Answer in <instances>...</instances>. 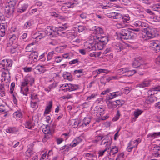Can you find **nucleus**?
I'll return each mask as SVG.
<instances>
[{
  "label": "nucleus",
  "instance_id": "34",
  "mask_svg": "<svg viewBox=\"0 0 160 160\" xmlns=\"http://www.w3.org/2000/svg\"><path fill=\"white\" fill-rule=\"evenodd\" d=\"M42 131L45 134H49L51 132L50 127L48 125L44 126L42 129Z\"/></svg>",
  "mask_w": 160,
  "mask_h": 160
},
{
  "label": "nucleus",
  "instance_id": "25",
  "mask_svg": "<svg viewBox=\"0 0 160 160\" xmlns=\"http://www.w3.org/2000/svg\"><path fill=\"white\" fill-rule=\"evenodd\" d=\"M82 140L81 137H78L75 138L70 144L71 147H74L80 143Z\"/></svg>",
  "mask_w": 160,
  "mask_h": 160
},
{
  "label": "nucleus",
  "instance_id": "63",
  "mask_svg": "<svg viewBox=\"0 0 160 160\" xmlns=\"http://www.w3.org/2000/svg\"><path fill=\"white\" fill-rule=\"evenodd\" d=\"M58 85V83L56 82H54L52 84H50L49 86L52 89H53L55 88Z\"/></svg>",
  "mask_w": 160,
  "mask_h": 160
},
{
  "label": "nucleus",
  "instance_id": "2",
  "mask_svg": "<svg viewBox=\"0 0 160 160\" xmlns=\"http://www.w3.org/2000/svg\"><path fill=\"white\" fill-rule=\"evenodd\" d=\"M35 82V78L34 77L31 75H27L24 81L22 82L21 87V93L24 95L27 96L28 91V85L30 86L33 85Z\"/></svg>",
  "mask_w": 160,
  "mask_h": 160
},
{
  "label": "nucleus",
  "instance_id": "53",
  "mask_svg": "<svg viewBox=\"0 0 160 160\" xmlns=\"http://www.w3.org/2000/svg\"><path fill=\"white\" fill-rule=\"evenodd\" d=\"M30 105L31 107L32 108L35 109H36L38 107V106L37 104V102L35 101H31Z\"/></svg>",
  "mask_w": 160,
  "mask_h": 160
},
{
  "label": "nucleus",
  "instance_id": "58",
  "mask_svg": "<svg viewBox=\"0 0 160 160\" xmlns=\"http://www.w3.org/2000/svg\"><path fill=\"white\" fill-rule=\"evenodd\" d=\"M97 96V94L96 93L92 94L90 96L87 97V100L89 101L92 99L95 98Z\"/></svg>",
  "mask_w": 160,
  "mask_h": 160
},
{
  "label": "nucleus",
  "instance_id": "35",
  "mask_svg": "<svg viewBox=\"0 0 160 160\" xmlns=\"http://www.w3.org/2000/svg\"><path fill=\"white\" fill-rule=\"evenodd\" d=\"M5 32V25L4 23L0 24V36H4Z\"/></svg>",
  "mask_w": 160,
  "mask_h": 160
},
{
  "label": "nucleus",
  "instance_id": "57",
  "mask_svg": "<svg viewBox=\"0 0 160 160\" xmlns=\"http://www.w3.org/2000/svg\"><path fill=\"white\" fill-rule=\"evenodd\" d=\"M119 78L117 76L109 77L106 78V80L108 82H109L110 80H116Z\"/></svg>",
  "mask_w": 160,
  "mask_h": 160
},
{
  "label": "nucleus",
  "instance_id": "11",
  "mask_svg": "<svg viewBox=\"0 0 160 160\" xmlns=\"http://www.w3.org/2000/svg\"><path fill=\"white\" fill-rule=\"evenodd\" d=\"M94 111L95 112L97 113V115L100 117V119L101 120H105L108 117V116L102 117V115L104 114V109L100 106H97L95 107Z\"/></svg>",
  "mask_w": 160,
  "mask_h": 160
},
{
  "label": "nucleus",
  "instance_id": "19",
  "mask_svg": "<svg viewBox=\"0 0 160 160\" xmlns=\"http://www.w3.org/2000/svg\"><path fill=\"white\" fill-rule=\"evenodd\" d=\"M9 84H0V94L1 97H3L5 95V91L8 89Z\"/></svg>",
  "mask_w": 160,
  "mask_h": 160
},
{
  "label": "nucleus",
  "instance_id": "24",
  "mask_svg": "<svg viewBox=\"0 0 160 160\" xmlns=\"http://www.w3.org/2000/svg\"><path fill=\"white\" fill-rule=\"evenodd\" d=\"M108 16L110 18L118 19L119 18L122 16V14L120 13H117L115 12H112L109 14Z\"/></svg>",
  "mask_w": 160,
  "mask_h": 160
},
{
  "label": "nucleus",
  "instance_id": "64",
  "mask_svg": "<svg viewBox=\"0 0 160 160\" xmlns=\"http://www.w3.org/2000/svg\"><path fill=\"white\" fill-rule=\"evenodd\" d=\"M123 92L126 94H128L131 90L130 88L129 87H126L123 89Z\"/></svg>",
  "mask_w": 160,
  "mask_h": 160
},
{
  "label": "nucleus",
  "instance_id": "37",
  "mask_svg": "<svg viewBox=\"0 0 160 160\" xmlns=\"http://www.w3.org/2000/svg\"><path fill=\"white\" fill-rule=\"evenodd\" d=\"M60 90L64 92L68 91V84L64 83L61 84Z\"/></svg>",
  "mask_w": 160,
  "mask_h": 160
},
{
  "label": "nucleus",
  "instance_id": "3",
  "mask_svg": "<svg viewBox=\"0 0 160 160\" xmlns=\"http://www.w3.org/2000/svg\"><path fill=\"white\" fill-rule=\"evenodd\" d=\"M92 33L88 38V41L92 42L95 40L98 39L101 35L103 33L102 29L100 27L94 26L91 29Z\"/></svg>",
  "mask_w": 160,
  "mask_h": 160
},
{
  "label": "nucleus",
  "instance_id": "21",
  "mask_svg": "<svg viewBox=\"0 0 160 160\" xmlns=\"http://www.w3.org/2000/svg\"><path fill=\"white\" fill-rule=\"evenodd\" d=\"M38 56V54L37 52H32L28 57L29 61L31 62H33L36 61Z\"/></svg>",
  "mask_w": 160,
  "mask_h": 160
},
{
  "label": "nucleus",
  "instance_id": "39",
  "mask_svg": "<svg viewBox=\"0 0 160 160\" xmlns=\"http://www.w3.org/2000/svg\"><path fill=\"white\" fill-rule=\"evenodd\" d=\"M122 19V21L124 22H127L129 21L130 19V18L128 14H126L122 15L120 18Z\"/></svg>",
  "mask_w": 160,
  "mask_h": 160
},
{
  "label": "nucleus",
  "instance_id": "13",
  "mask_svg": "<svg viewBox=\"0 0 160 160\" xmlns=\"http://www.w3.org/2000/svg\"><path fill=\"white\" fill-rule=\"evenodd\" d=\"M12 61L10 59H5L2 60L0 63L1 67L5 70H8V68L12 66Z\"/></svg>",
  "mask_w": 160,
  "mask_h": 160
},
{
  "label": "nucleus",
  "instance_id": "23",
  "mask_svg": "<svg viewBox=\"0 0 160 160\" xmlns=\"http://www.w3.org/2000/svg\"><path fill=\"white\" fill-rule=\"evenodd\" d=\"M108 152L110 155H114L117 153L118 151V149L117 147L116 146H112V147H109V149H108Z\"/></svg>",
  "mask_w": 160,
  "mask_h": 160
},
{
  "label": "nucleus",
  "instance_id": "45",
  "mask_svg": "<svg viewBox=\"0 0 160 160\" xmlns=\"http://www.w3.org/2000/svg\"><path fill=\"white\" fill-rule=\"evenodd\" d=\"M35 43V42H33L29 44L26 48V51L28 52H31L33 49V47L32 46L34 45Z\"/></svg>",
  "mask_w": 160,
  "mask_h": 160
},
{
  "label": "nucleus",
  "instance_id": "51",
  "mask_svg": "<svg viewBox=\"0 0 160 160\" xmlns=\"http://www.w3.org/2000/svg\"><path fill=\"white\" fill-rule=\"evenodd\" d=\"M152 81L149 79H145L143 82V83L144 84L145 87H148L150 84L151 83Z\"/></svg>",
  "mask_w": 160,
  "mask_h": 160
},
{
  "label": "nucleus",
  "instance_id": "14",
  "mask_svg": "<svg viewBox=\"0 0 160 160\" xmlns=\"http://www.w3.org/2000/svg\"><path fill=\"white\" fill-rule=\"evenodd\" d=\"M37 118V116L36 115L32 116V119H30L27 121L25 124V128H27L29 129H32L35 126L34 121H37L38 119Z\"/></svg>",
  "mask_w": 160,
  "mask_h": 160
},
{
  "label": "nucleus",
  "instance_id": "6",
  "mask_svg": "<svg viewBox=\"0 0 160 160\" xmlns=\"http://www.w3.org/2000/svg\"><path fill=\"white\" fill-rule=\"evenodd\" d=\"M112 143V140L111 138H105L100 143L101 145H104L105 149L103 150H100L98 151V153L99 157H101L103 156L104 152L109 149V147H110Z\"/></svg>",
  "mask_w": 160,
  "mask_h": 160
},
{
  "label": "nucleus",
  "instance_id": "47",
  "mask_svg": "<svg viewBox=\"0 0 160 160\" xmlns=\"http://www.w3.org/2000/svg\"><path fill=\"white\" fill-rule=\"evenodd\" d=\"M110 138L109 137H103L102 136L98 135L96 136L95 138V139H96L100 143H101L102 141L103 140V139L105 138Z\"/></svg>",
  "mask_w": 160,
  "mask_h": 160
},
{
  "label": "nucleus",
  "instance_id": "4",
  "mask_svg": "<svg viewBox=\"0 0 160 160\" xmlns=\"http://www.w3.org/2000/svg\"><path fill=\"white\" fill-rule=\"evenodd\" d=\"M132 27H136V28H131V30L138 32L143 29L145 30L148 28V25L146 22L143 20H138L133 22Z\"/></svg>",
  "mask_w": 160,
  "mask_h": 160
},
{
  "label": "nucleus",
  "instance_id": "54",
  "mask_svg": "<svg viewBox=\"0 0 160 160\" xmlns=\"http://www.w3.org/2000/svg\"><path fill=\"white\" fill-rule=\"evenodd\" d=\"M114 93L112 92L108 94L107 97V99H108V100H110L116 97Z\"/></svg>",
  "mask_w": 160,
  "mask_h": 160
},
{
  "label": "nucleus",
  "instance_id": "40",
  "mask_svg": "<svg viewBox=\"0 0 160 160\" xmlns=\"http://www.w3.org/2000/svg\"><path fill=\"white\" fill-rule=\"evenodd\" d=\"M97 18L99 20L104 18V16L102 13L100 11H98L95 13Z\"/></svg>",
  "mask_w": 160,
  "mask_h": 160
},
{
  "label": "nucleus",
  "instance_id": "22",
  "mask_svg": "<svg viewBox=\"0 0 160 160\" xmlns=\"http://www.w3.org/2000/svg\"><path fill=\"white\" fill-rule=\"evenodd\" d=\"M36 35L35 39L37 41H38L41 39L45 37L46 36V33L45 31H40L36 33Z\"/></svg>",
  "mask_w": 160,
  "mask_h": 160
},
{
  "label": "nucleus",
  "instance_id": "10",
  "mask_svg": "<svg viewBox=\"0 0 160 160\" xmlns=\"http://www.w3.org/2000/svg\"><path fill=\"white\" fill-rule=\"evenodd\" d=\"M142 60L141 58H136L133 61L132 63V66L133 68H137L139 67L140 68L146 69L147 68L146 64H143Z\"/></svg>",
  "mask_w": 160,
  "mask_h": 160
},
{
  "label": "nucleus",
  "instance_id": "55",
  "mask_svg": "<svg viewBox=\"0 0 160 160\" xmlns=\"http://www.w3.org/2000/svg\"><path fill=\"white\" fill-rule=\"evenodd\" d=\"M48 114H44V116L45 117V121L49 123L51 121V114L48 115Z\"/></svg>",
  "mask_w": 160,
  "mask_h": 160
},
{
  "label": "nucleus",
  "instance_id": "56",
  "mask_svg": "<svg viewBox=\"0 0 160 160\" xmlns=\"http://www.w3.org/2000/svg\"><path fill=\"white\" fill-rule=\"evenodd\" d=\"M120 114L119 111L118 110L116 115L112 119V120L113 121H116L118 120L119 118Z\"/></svg>",
  "mask_w": 160,
  "mask_h": 160
},
{
  "label": "nucleus",
  "instance_id": "5",
  "mask_svg": "<svg viewBox=\"0 0 160 160\" xmlns=\"http://www.w3.org/2000/svg\"><path fill=\"white\" fill-rule=\"evenodd\" d=\"M108 38L106 36H100L98 39L95 40L92 42L93 46H95L97 50H101L104 45L107 44L108 41Z\"/></svg>",
  "mask_w": 160,
  "mask_h": 160
},
{
  "label": "nucleus",
  "instance_id": "36",
  "mask_svg": "<svg viewBox=\"0 0 160 160\" xmlns=\"http://www.w3.org/2000/svg\"><path fill=\"white\" fill-rule=\"evenodd\" d=\"M106 102L108 108L112 109L116 108V105H115V102L111 101L110 100H107Z\"/></svg>",
  "mask_w": 160,
  "mask_h": 160
},
{
  "label": "nucleus",
  "instance_id": "50",
  "mask_svg": "<svg viewBox=\"0 0 160 160\" xmlns=\"http://www.w3.org/2000/svg\"><path fill=\"white\" fill-rule=\"evenodd\" d=\"M33 24V22L32 20H30L27 21L24 24V27L25 28H27L31 26Z\"/></svg>",
  "mask_w": 160,
  "mask_h": 160
},
{
  "label": "nucleus",
  "instance_id": "9",
  "mask_svg": "<svg viewBox=\"0 0 160 160\" xmlns=\"http://www.w3.org/2000/svg\"><path fill=\"white\" fill-rule=\"evenodd\" d=\"M135 35L132 32H129L127 30H123L119 34V36L122 39H133Z\"/></svg>",
  "mask_w": 160,
  "mask_h": 160
},
{
  "label": "nucleus",
  "instance_id": "43",
  "mask_svg": "<svg viewBox=\"0 0 160 160\" xmlns=\"http://www.w3.org/2000/svg\"><path fill=\"white\" fill-rule=\"evenodd\" d=\"M95 72L97 74H99L101 73H107L108 72V71L107 70L104 69H97L95 71Z\"/></svg>",
  "mask_w": 160,
  "mask_h": 160
},
{
  "label": "nucleus",
  "instance_id": "41",
  "mask_svg": "<svg viewBox=\"0 0 160 160\" xmlns=\"http://www.w3.org/2000/svg\"><path fill=\"white\" fill-rule=\"evenodd\" d=\"M35 68L39 72L43 73L45 71V68L44 65H38L36 66Z\"/></svg>",
  "mask_w": 160,
  "mask_h": 160
},
{
  "label": "nucleus",
  "instance_id": "29",
  "mask_svg": "<svg viewBox=\"0 0 160 160\" xmlns=\"http://www.w3.org/2000/svg\"><path fill=\"white\" fill-rule=\"evenodd\" d=\"M52 107V102L50 101L46 107L44 114H48L51 112Z\"/></svg>",
  "mask_w": 160,
  "mask_h": 160
},
{
  "label": "nucleus",
  "instance_id": "28",
  "mask_svg": "<svg viewBox=\"0 0 160 160\" xmlns=\"http://www.w3.org/2000/svg\"><path fill=\"white\" fill-rule=\"evenodd\" d=\"M143 111L142 110L139 109H135L133 112V115L134 117L133 118V119L135 121L136 119L138 118L139 116L141 115Z\"/></svg>",
  "mask_w": 160,
  "mask_h": 160
},
{
  "label": "nucleus",
  "instance_id": "7",
  "mask_svg": "<svg viewBox=\"0 0 160 160\" xmlns=\"http://www.w3.org/2000/svg\"><path fill=\"white\" fill-rule=\"evenodd\" d=\"M96 47L93 46L92 42L88 41L84 45V48L79 49V51L81 54L85 55L90 51L96 50Z\"/></svg>",
  "mask_w": 160,
  "mask_h": 160
},
{
  "label": "nucleus",
  "instance_id": "32",
  "mask_svg": "<svg viewBox=\"0 0 160 160\" xmlns=\"http://www.w3.org/2000/svg\"><path fill=\"white\" fill-rule=\"evenodd\" d=\"M153 154L155 157L160 156V147H154L153 149Z\"/></svg>",
  "mask_w": 160,
  "mask_h": 160
},
{
  "label": "nucleus",
  "instance_id": "59",
  "mask_svg": "<svg viewBox=\"0 0 160 160\" xmlns=\"http://www.w3.org/2000/svg\"><path fill=\"white\" fill-rule=\"evenodd\" d=\"M22 69L24 70V72H28L31 71L32 68L31 67H26L23 68Z\"/></svg>",
  "mask_w": 160,
  "mask_h": 160
},
{
  "label": "nucleus",
  "instance_id": "26",
  "mask_svg": "<svg viewBox=\"0 0 160 160\" xmlns=\"http://www.w3.org/2000/svg\"><path fill=\"white\" fill-rule=\"evenodd\" d=\"M91 121V118L89 116H87L85 117L82 121V126L85 127L89 126V124Z\"/></svg>",
  "mask_w": 160,
  "mask_h": 160
},
{
  "label": "nucleus",
  "instance_id": "33",
  "mask_svg": "<svg viewBox=\"0 0 160 160\" xmlns=\"http://www.w3.org/2000/svg\"><path fill=\"white\" fill-rule=\"evenodd\" d=\"M13 115L17 119H19L22 117V113L20 109L18 110L13 113Z\"/></svg>",
  "mask_w": 160,
  "mask_h": 160
},
{
  "label": "nucleus",
  "instance_id": "12",
  "mask_svg": "<svg viewBox=\"0 0 160 160\" xmlns=\"http://www.w3.org/2000/svg\"><path fill=\"white\" fill-rule=\"evenodd\" d=\"M140 142L141 140L139 139L134 140H131L128 144L126 148L127 151L128 152H131L134 148L137 147Z\"/></svg>",
  "mask_w": 160,
  "mask_h": 160
},
{
  "label": "nucleus",
  "instance_id": "18",
  "mask_svg": "<svg viewBox=\"0 0 160 160\" xmlns=\"http://www.w3.org/2000/svg\"><path fill=\"white\" fill-rule=\"evenodd\" d=\"M127 72H132V74H129L128 75H132L136 72V71L135 70H130L128 68H123L118 70L117 71V73L119 75L125 73H126Z\"/></svg>",
  "mask_w": 160,
  "mask_h": 160
},
{
  "label": "nucleus",
  "instance_id": "44",
  "mask_svg": "<svg viewBox=\"0 0 160 160\" xmlns=\"http://www.w3.org/2000/svg\"><path fill=\"white\" fill-rule=\"evenodd\" d=\"M28 5L27 3H24L22 5V8L19 9L18 12H20L21 13H22L25 11L28 7Z\"/></svg>",
  "mask_w": 160,
  "mask_h": 160
},
{
  "label": "nucleus",
  "instance_id": "30",
  "mask_svg": "<svg viewBox=\"0 0 160 160\" xmlns=\"http://www.w3.org/2000/svg\"><path fill=\"white\" fill-rule=\"evenodd\" d=\"M159 137H160V132L149 133L147 135V138H150L152 139H155Z\"/></svg>",
  "mask_w": 160,
  "mask_h": 160
},
{
  "label": "nucleus",
  "instance_id": "17",
  "mask_svg": "<svg viewBox=\"0 0 160 160\" xmlns=\"http://www.w3.org/2000/svg\"><path fill=\"white\" fill-rule=\"evenodd\" d=\"M150 48L156 52L160 51V44L154 41L151 42L149 44Z\"/></svg>",
  "mask_w": 160,
  "mask_h": 160
},
{
  "label": "nucleus",
  "instance_id": "27",
  "mask_svg": "<svg viewBox=\"0 0 160 160\" xmlns=\"http://www.w3.org/2000/svg\"><path fill=\"white\" fill-rule=\"evenodd\" d=\"M28 149L25 152V155L28 158H29L33 154L32 146L29 145L28 146Z\"/></svg>",
  "mask_w": 160,
  "mask_h": 160
},
{
  "label": "nucleus",
  "instance_id": "20",
  "mask_svg": "<svg viewBox=\"0 0 160 160\" xmlns=\"http://www.w3.org/2000/svg\"><path fill=\"white\" fill-rule=\"evenodd\" d=\"M112 46L115 49L116 52H119L122 50L124 47L119 42H114L112 43Z\"/></svg>",
  "mask_w": 160,
  "mask_h": 160
},
{
  "label": "nucleus",
  "instance_id": "42",
  "mask_svg": "<svg viewBox=\"0 0 160 160\" xmlns=\"http://www.w3.org/2000/svg\"><path fill=\"white\" fill-rule=\"evenodd\" d=\"M18 131V129L15 127L8 128L6 130V132L9 133H14Z\"/></svg>",
  "mask_w": 160,
  "mask_h": 160
},
{
  "label": "nucleus",
  "instance_id": "62",
  "mask_svg": "<svg viewBox=\"0 0 160 160\" xmlns=\"http://www.w3.org/2000/svg\"><path fill=\"white\" fill-rule=\"evenodd\" d=\"M126 25L124 23H118L116 25V27L118 28H124Z\"/></svg>",
  "mask_w": 160,
  "mask_h": 160
},
{
  "label": "nucleus",
  "instance_id": "16",
  "mask_svg": "<svg viewBox=\"0 0 160 160\" xmlns=\"http://www.w3.org/2000/svg\"><path fill=\"white\" fill-rule=\"evenodd\" d=\"M146 29V32H144V37L143 36V38L145 40H148L154 37L155 35L153 33V29L149 28L147 29V28Z\"/></svg>",
  "mask_w": 160,
  "mask_h": 160
},
{
  "label": "nucleus",
  "instance_id": "60",
  "mask_svg": "<svg viewBox=\"0 0 160 160\" xmlns=\"http://www.w3.org/2000/svg\"><path fill=\"white\" fill-rule=\"evenodd\" d=\"M65 5L67 8H71L74 7V3L73 2H67Z\"/></svg>",
  "mask_w": 160,
  "mask_h": 160
},
{
  "label": "nucleus",
  "instance_id": "31",
  "mask_svg": "<svg viewBox=\"0 0 160 160\" xmlns=\"http://www.w3.org/2000/svg\"><path fill=\"white\" fill-rule=\"evenodd\" d=\"M68 91H72L78 89L79 87L78 85L68 83Z\"/></svg>",
  "mask_w": 160,
  "mask_h": 160
},
{
  "label": "nucleus",
  "instance_id": "48",
  "mask_svg": "<svg viewBox=\"0 0 160 160\" xmlns=\"http://www.w3.org/2000/svg\"><path fill=\"white\" fill-rule=\"evenodd\" d=\"M124 155L123 152L118 153L115 160H124Z\"/></svg>",
  "mask_w": 160,
  "mask_h": 160
},
{
  "label": "nucleus",
  "instance_id": "49",
  "mask_svg": "<svg viewBox=\"0 0 160 160\" xmlns=\"http://www.w3.org/2000/svg\"><path fill=\"white\" fill-rule=\"evenodd\" d=\"M38 95H32L31 96V101H36V102L40 101V99L38 96Z\"/></svg>",
  "mask_w": 160,
  "mask_h": 160
},
{
  "label": "nucleus",
  "instance_id": "61",
  "mask_svg": "<svg viewBox=\"0 0 160 160\" xmlns=\"http://www.w3.org/2000/svg\"><path fill=\"white\" fill-rule=\"evenodd\" d=\"M71 53H65L62 55V57L64 58L70 59L71 58Z\"/></svg>",
  "mask_w": 160,
  "mask_h": 160
},
{
  "label": "nucleus",
  "instance_id": "15",
  "mask_svg": "<svg viewBox=\"0 0 160 160\" xmlns=\"http://www.w3.org/2000/svg\"><path fill=\"white\" fill-rule=\"evenodd\" d=\"M5 71L2 72V81L3 83L9 84L10 81V76L9 70Z\"/></svg>",
  "mask_w": 160,
  "mask_h": 160
},
{
  "label": "nucleus",
  "instance_id": "52",
  "mask_svg": "<svg viewBox=\"0 0 160 160\" xmlns=\"http://www.w3.org/2000/svg\"><path fill=\"white\" fill-rule=\"evenodd\" d=\"M54 54V52L53 51L49 52L47 55V60L48 61L51 60Z\"/></svg>",
  "mask_w": 160,
  "mask_h": 160
},
{
  "label": "nucleus",
  "instance_id": "8",
  "mask_svg": "<svg viewBox=\"0 0 160 160\" xmlns=\"http://www.w3.org/2000/svg\"><path fill=\"white\" fill-rule=\"evenodd\" d=\"M158 91H160V86H155L150 88L148 91V95L151 96L148 97L147 98V101H148L150 103L153 102L154 101L155 98L152 96L155 94H157Z\"/></svg>",
  "mask_w": 160,
  "mask_h": 160
},
{
  "label": "nucleus",
  "instance_id": "1",
  "mask_svg": "<svg viewBox=\"0 0 160 160\" xmlns=\"http://www.w3.org/2000/svg\"><path fill=\"white\" fill-rule=\"evenodd\" d=\"M69 26L67 23L62 24L61 27L55 28L50 27H47L45 28V32L46 35L49 36L50 38L55 37L57 35L63 36L65 32L63 31L67 29Z\"/></svg>",
  "mask_w": 160,
  "mask_h": 160
},
{
  "label": "nucleus",
  "instance_id": "46",
  "mask_svg": "<svg viewBox=\"0 0 160 160\" xmlns=\"http://www.w3.org/2000/svg\"><path fill=\"white\" fill-rule=\"evenodd\" d=\"M71 123L73 127L75 128L79 124V122L78 120L73 119L71 120Z\"/></svg>",
  "mask_w": 160,
  "mask_h": 160
},
{
  "label": "nucleus",
  "instance_id": "38",
  "mask_svg": "<svg viewBox=\"0 0 160 160\" xmlns=\"http://www.w3.org/2000/svg\"><path fill=\"white\" fill-rule=\"evenodd\" d=\"M18 37L15 35H13L9 39V42L11 45L16 42L18 40Z\"/></svg>",
  "mask_w": 160,
  "mask_h": 160
}]
</instances>
